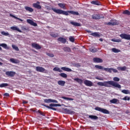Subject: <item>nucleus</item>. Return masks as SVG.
<instances>
[{
  "label": "nucleus",
  "mask_w": 130,
  "mask_h": 130,
  "mask_svg": "<svg viewBox=\"0 0 130 130\" xmlns=\"http://www.w3.org/2000/svg\"><path fill=\"white\" fill-rule=\"evenodd\" d=\"M97 84L99 86H104L108 88H110L111 86H113V87H115V88H118L119 89L121 88V85H120V84L113 81H105L104 82H99Z\"/></svg>",
  "instance_id": "nucleus-1"
},
{
  "label": "nucleus",
  "mask_w": 130,
  "mask_h": 130,
  "mask_svg": "<svg viewBox=\"0 0 130 130\" xmlns=\"http://www.w3.org/2000/svg\"><path fill=\"white\" fill-rule=\"evenodd\" d=\"M52 10L56 13V14H58L59 15H64L65 16H69V14H71L72 15H76V16H79V12L74 11H63L61 9H56L55 8H52Z\"/></svg>",
  "instance_id": "nucleus-2"
},
{
  "label": "nucleus",
  "mask_w": 130,
  "mask_h": 130,
  "mask_svg": "<svg viewBox=\"0 0 130 130\" xmlns=\"http://www.w3.org/2000/svg\"><path fill=\"white\" fill-rule=\"evenodd\" d=\"M42 105L43 106H44L45 107H47V108H49V109H52V110H56V109L53 107H57V106H59V105L57 104H50V107L45 104H43Z\"/></svg>",
  "instance_id": "nucleus-3"
},
{
  "label": "nucleus",
  "mask_w": 130,
  "mask_h": 130,
  "mask_svg": "<svg viewBox=\"0 0 130 130\" xmlns=\"http://www.w3.org/2000/svg\"><path fill=\"white\" fill-rule=\"evenodd\" d=\"M94 109L95 110L102 112V113H104L105 114H109V111L105 109L101 108L99 107H96L94 108Z\"/></svg>",
  "instance_id": "nucleus-4"
},
{
  "label": "nucleus",
  "mask_w": 130,
  "mask_h": 130,
  "mask_svg": "<svg viewBox=\"0 0 130 130\" xmlns=\"http://www.w3.org/2000/svg\"><path fill=\"white\" fill-rule=\"evenodd\" d=\"M120 37L122 39H125V40H130V35H127L126 34H121L119 35Z\"/></svg>",
  "instance_id": "nucleus-5"
},
{
  "label": "nucleus",
  "mask_w": 130,
  "mask_h": 130,
  "mask_svg": "<svg viewBox=\"0 0 130 130\" xmlns=\"http://www.w3.org/2000/svg\"><path fill=\"white\" fill-rule=\"evenodd\" d=\"M36 71H37V72H39L40 73H44V72L46 73L47 72V71L45 69L39 66H38L36 68Z\"/></svg>",
  "instance_id": "nucleus-6"
},
{
  "label": "nucleus",
  "mask_w": 130,
  "mask_h": 130,
  "mask_svg": "<svg viewBox=\"0 0 130 130\" xmlns=\"http://www.w3.org/2000/svg\"><path fill=\"white\" fill-rule=\"evenodd\" d=\"M5 74L8 77H13L16 75V72L14 71H7Z\"/></svg>",
  "instance_id": "nucleus-7"
},
{
  "label": "nucleus",
  "mask_w": 130,
  "mask_h": 130,
  "mask_svg": "<svg viewBox=\"0 0 130 130\" xmlns=\"http://www.w3.org/2000/svg\"><path fill=\"white\" fill-rule=\"evenodd\" d=\"M84 84L87 86V87H92L93 86V82L88 80H84Z\"/></svg>",
  "instance_id": "nucleus-8"
},
{
  "label": "nucleus",
  "mask_w": 130,
  "mask_h": 130,
  "mask_svg": "<svg viewBox=\"0 0 130 130\" xmlns=\"http://www.w3.org/2000/svg\"><path fill=\"white\" fill-rule=\"evenodd\" d=\"M32 7L34 8H36V9H38V10H40L41 9V6L40 5V2H38L37 3H34L32 4Z\"/></svg>",
  "instance_id": "nucleus-9"
},
{
  "label": "nucleus",
  "mask_w": 130,
  "mask_h": 130,
  "mask_svg": "<svg viewBox=\"0 0 130 130\" xmlns=\"http://www.w3.org/2000/svg\"><path fill=\"white\" fill-rule=\"evenodd\" d=\"M90 3L91 5H94L95 6H102V3L98 0L92 1Z\"/></svg>",
  "instance_id": "nucleus-10"
},
{
  "label": "nucleus",
  "mask_w": 130,
  "mask_h": 130,
  "mask_svg": "<svg viewBox=\"0 0 130 130\" xmlns=\"http://www.w3.org/2000/svg\"><path fill=\"white\" fill-rule=\"evenodd\" d=\"M26 22L30 24V25H31V26H34L35 27H37V23L36 22H34L33 20L31 19H27Z\"/></svg>",
  "instance_id": "nucleus-11"
},
{
  "label": "nucleus",
  "mask_w": 130,
  "mask_h": 130,
  "mask_svg": "<svg viewBox=\"0 0 130 130\" xmlns=\"http://www.w3.org/2000/svg\"><path fill=\"white\" fill-rule=\"evenodd\" d=\"M93 62H96L98 63L103 62V60L98 57L93 58Z\"/></svg>",
  "instance_id": "nucleus-12"
},
{
  "label": "nucleus",
  "mask_w": 130,
  "mask_h": 130,
  "mask_svg": "<svg viewBox=\"0 0 130 130\" xmlns=\"http://www.w3.org/2000/svg\"><path fill=\"white\" fill-rule=\"evenodd\" d=\"M31 46L34 48H36V49H41V46H40V45L39 44L35 43L31 44Z\"/></svg>",
  "instance_id": "nucleus-13"
},
{
  "label": "nucleus",
  "mask_w": 130,
  "mask_h": 130,
  "mask_svg": "<svg viewBox=\"0 0 130 130\" xmlns=\"http://www.w3.org/2000/svg\"><path fill=\"white\" fill-rule=\"evenodd\" d=\"M92 19H94V20H100L101 19V16H100V14H93L92 16Z\"/></svg>",
  "instance_id": "nucleus-14"
},
{
  "label": "nucleus",
  "mask_w": 130,
  "mask_h": 130,
  "mask_svg": "<svg viewBox=\"0 0 130 130\" xmlns=\"http://www.w3.org/2000/svg\"><path fill=\"white\" fill-rule=\"evenodd\" d=\"M64 111L67 114H74V113H75V111L67 108L64 109Z\"/></svg>",
  "instance_id": "nucleus-15"
},
{
  "label": "nucleus",
  "mask_w": 130,
  "mask_h": 130,
  "mask_svg": "<svg viewBox=\"0 0 130 130\" xmlns=\"http://www.w3.org/2000/svg\"><path fill=\"white\" fill-rule=\"evenodd\" d=\"M10 29H11V30H13L14 31H18V32H19V33H22V30L19 29V28H18L17 26H12L10 27Z\"/></svg>",
  "instance_id": "nucleus-16"
},
{
  "label": "nucleus",
  "mask_w": 130,
  "mask_h": 130,
  "mask_svg": "<svg viewBox=\"0 0 130 130\" xmlns=\"http://www.w3.org/2000/svg\"><path fill=\"white\" fill-rule=\"evenodd\" d=\"M70 24L71 25H73V26H75L76 27H81V23H79L78 22H75L74 21H71Z\"/></svg>",
  "instance_id": "nucleus-17"
},
{
  "label": "nucleus",
  "mask_w": 130,
  "mask_h": 130,
  "mask_svg": "<svg viewBox=\"0 0 130 130\" xmlns=\"http://www.w3.org/2000/svg\"><path fill=\"white\" fill-rule=\"evenodd\" d=\"M58 6L61 8V9H63V10H67V7H66V4L59 3L58 4Z\"/></svg>",
  "instance_id": "nucleus-18"
},
{
  "label": "nucleus",
  "mask_w": 130,
  "mask_h": 130,
  "mask_svg": "<svg viewBox=\"0 0 130 130\" xmlns=\"http://www.w3.org/2000/svg\"><path fill=\"white\" fill-rule=\"evenodd\" d=\"M58 41L61 42V43H66L67 42V40L62 37H60L58 38Z\"/></svg>",
  "instance_id": "nucleus-19"
},
{
  "label": "nucleus",
  "mask_w": 130,
  "mask_h": 130,
  "mask_svg": "<svg viewBox=\"0 0 130 130\" xmlns=\"http://www.w3.org/2000/svg\"><path fill=\"white\" fill-rule=\"evenodd\" d=\"M74 80L76 82H77V83H78V84H80V85H82V84H83V80H82L80 78H74Z\"/></svg>",
  "instance_id": "nucleus-20"
},
{
  "label": "nucleus",
  "mask_w": 130,
  "mask_h": 130,
  "mask_svg": "<svg viewBox=\"0 0 130 130\" xmlns=\"http://www.w3.org/2000/svg\"><path fill=\"white\" fill-rule=\"evenodd\" d=\"M11 62H12V63H19L20 62V60L16 59H14L13 58H11L10 59Z\"/></svg>",
  "instance_id": "nucleus-21"
},
{
  "label": "nucleus",
  "mask_w": 130,
  "mask_h": 130,
  "mask_svg": "<svg viewBox=\"0 0 130 130\" xmlns=\"http://www.w3.org/2000/svg\"><path fill=\"white\" fill-rule=\"evenodd\" d=\"M25 9L26 10V11H27V12H29V13H32V12H33L34 11L33 8H32L31 7H29L28 6H25Z\"/></svg>",
  "instance_id": "nucleus-22"
},
{
  "label": "nucleus",
  "mask_w": 130,
  "mask_h": 130,
  "mask_svg": "<svg viewBox=\"0 0 130 130\" xmlns=\"http://www.w3.org/2000/svg\"><path fill=\"white\" fill-rule=\"evenodd\" d=\"M57 84L59 85V86H62L63 87L64 85H66V81L62 80H59L57 82Z\"/></svg>",
  "instance_id": "nucleus-23"
},
{
  "label": "nucleus",
  "mask_w": 130,
  "mask_h": 130,
  "mask_svg": "<svg viewBox=\"0 0 130 130\" xmlns=\"http://www.w3.org/2000/svg\"><path fill=\"white\" fill-rule=\"evenodd\" d=\"M61 70H62V71H64L65 72H72V69L67 68V67H61Z\"/></svg>",
  "instance_id": "nucleus-24"
},
{
  "label": "nucleus",
  "mask_w": 130,
  "mask_h": 130,
  "mask_svg": "<svg viewBox=\"0 0 130 130\" xmlns=\"http://www.w3.org/2000/svg\"><path fill=\"white\" fill-rule=\"evenodd\" d=\"M118 101L119 100H117V99H113L112 100H110V103H112L113 104H116Z\"/></svg>",
  "instance_id": "nucleus-25"
},
{
  "label": "nucleus",
  "mask_w": 130,
  "mask_h": 130,
  "mask_svg": "<svg viewBox=\"0 0 130 130\" xmlns=\"http://www.w3.org/2000/svg\"><path fill=\"white\" fill-rule=\"evenodd\" d=\"M63 50L66 52H72V50H71V49L69 47H63Z\"/></svg>",
  "instance_id": "nucleus-26"
},
{
  "label": "nucleus",
  "mask_w": 130,
  "mask_h": 130,
  "mask_svg": "<svg viewBox=\"0 0 130 130\" xmlns=\"http://www.w3.org/2000/svg\"><path fill=\"white\" fill-rule=\"evenodd\" d=\"M89 35H91V36H93V37H100V35H99L98 32H92Z\"/></svg>",
  "instance_id": "nucleus-27"
},
{
  "label": "nucleus",
  "mask_w": 130,
  "mask_h": 130,
  "mask_svg": "<svg viewBox=\"0 0 130 130\" xmlns=\"http://www.w3.org/2000/svg\"><path fill=\"white\" fill-rule=\"evenodd\" d=\"M36 113H37L38 114H39L40 115H42V116H46L45 113H44L43 112L40 110L37 111Z\"/></svg>",
  "instance_id": "nucleus-28"
},
{
  "label": "nucleus",
  "mask_w": 130,
  "mask_h": 130,
  "mask_svg": "<svg viewBox=\"0 0 130 130\" xmlns=\"http://www.w3.org/2000/svg\"><path fill=\"white\" fill-rule=\"evenodd\" d=\"M117 70L118 71H125V70H126V67L125 66H124L123 67H118L117 68Z\"/></svg>",
  "instance_id": "nucleus-29"
},
{
  "label": "nucleus",
  "mask_w": 130,
  "mask_h": 130,
  "mask_svg": "<svg viewBox=\"0 0 130 130\" xmlns=\"http://www.w3.org/2000/svg\"><path fill=\"white\" fill-rule=\"evenodd\" d=\"M50 36H51V37H53L54 38H56V37H58V34L52 32L50 34Z\"/></svg>",
  "instance_id": "nucleus-30"
},
{
  "label": "nucleus",
  "mask_w": 130,
  "mask_h": 130,
  "mask_svg": "<svg viewBox=\"0 0 130 130\" xmlns=\"http://www.w3.org/2000/svg\"><path fill=\"white\" fill-rule=\"evenodd\" d=\"M112 51H113V52H114L115 53H118V52H120V50L116 49L115 48H113L112 49Z\"/></svg>",
  "instance_id": "nucleus-31"
},
{
  "label": "nucleus",
  "mask_w": 130,
  "mask_h": 130,
  "mask_svg": "<svg viewBox=\"0 0 130 130\" xmlns=\"http://www.w3.org/2000/svg\"><path fill=\"white\" fill-rule=\"evenodd\" d=\"M53 70L54 72H59V73H62V71L59 69V68L55 67L53 68Z\"/></svg>",
  "instance_id": "nucleus-32"
},
{
  "label": "nucleus",
  "mask_w": 130,
  "mask_h": 130,
  "mask_svg": "<svg viewBox=\"0 0 130 130\" xmlns=\"http://www.w3.org/2000/svg\"><path fill=\"white\" fill-rule=\"evenodd\" d=\"M123 15H127V16H130V12L127 10H125L122 13Z\"/></svg>",
  "instance_id": "nucleus-33"
},
{
  "label": "nucleus",
  "mask_w": 130,
  "mask_h": 130,
  "mask_svg": "<svg viewBox=\"0 0 130 130\" xmlns=\"http://www.w3.org/2000/svg\"><path fill=\"white\" fill-rule=\"evenodd\" d=\"M122 93H123V94H130V91L128 90H126V89H123L121 90Z\"/></svg>",
  "instance_id": "nucleus-34"
},
{
  "label": "nucleus",
  "mask_w": 130,
  "mask_h": 130,
  "mask_svg": "<svg viewBox=\"0 0 130 130\" xmlns=\"http://www.w3.org/2000/svg\"><path fill=\"white\" fill-rule=\"evenodd\" d=\"M89 118H91V119H94V120L98 119V117L95 115H89Z\"/></svg>",
  "instance_id": "nucleus-35"
},
{
  "label": "nucleus",
  "mask_w": 130,
  "mask_h": 130,
  "mask_svg": "<svg viewBox=\"0 0 130 130\" xmlns=\"http://www.w3.org/2000/svg\"><path fill=\"white\" fill-rule=\"evenodd\" d=\"M10 17H12V18H14V19H16L17 20H19L21 22H23V20L19 18H18L17 17L15 16V15H13V14H10Z\"/></svg>",
  "instance_id": "nucleus-36"
},
{
  "label": "nucleus",
  "mask_w": 130,
  "mask_h": 130,
  "mask_svg": "<svg viewBox=\"0 0 130 130\" xmlns=\"http://www.w3.org/2000/svg\"><path fill=\"white\" fill-rule=\"evenodd\" d=\"M95 69H98V70H104V68L103 67V66L99 65H95Z\"/></svg>",
  "instance_id": "nucleus-37"
},
{
  "label": "nucleus",
  "mask_w": 130,
  "mask_h": 130,
  "mask_svg": "<svg viewBox=\"0 0 130 130\" xmlns=\"http://www.w3.org/2000/svg\"><path fill=\"white\" fill-rule=\"evenodd\" d=\"M104 71L108 72V73H112V68H104Z\"/></svg>",
  "instance_id": "nucleus-38"
},
{
  "label": "nucleus",
  "mask_w": 130,
  "mask_h": 130,
  "mask_svg": "<svg viewBox=\"0 0 130 130\" xmlns=\"http://www.w3.org/2000/svg\"><path fill=\"white\" fill-rule=\"evenodd\" d=\"M59 76L60 77H62V78H68V75H67L66 73H60L59 74Z\"/></svg>",
  "instance_id": "nucleus-39"
},
{
  "label": "nucleus",
  "mask_w": 130,
  "mask_h": 130,
  "mask_svg": "<svg viewBox=\"0 0 130 130\" xmlns=\"http://www.w3.org/2000/svg\"><path fill=\"white\" fill-rule=\"evenodd\" d=\"M113 42H121V40L119 39H113L111 40Z\"/></svg>",
  "instance_id": "nucleus-40"
},
{
  "label": "nucleus",
  "mask_w": 130,
  "mask_h": 130,
  "mask_svg": "<svg viewBox=\"0 0 130 130\" xmlns=\"http://www.w3.org/2000/svg\"><path fill=\"white\" fill-rule=\"evenodd\" d=\"M9 84L8 83H2L0 84V88H4V87H8Z\"/></svg>",
  "instance_id": "nucleus-41"
},
{
  "label": "nucleus",
  "mask_w": 130,
  "mask_h": 130,
  "mask_svg": "<svg viewBox=\"0 0 130 130\" xmlns=\"http://www.w3.org/2000/svg\"><path fill=\"white\" fill-rule=\"evenodd\" d=\"M1 34L2 35H4V36H9V35H10V34H9V32H6L5 31H2Z\"/></svg>",
  "instance_id": "nucleus-42"
},
{
  "label": "nucleus",
  "mask_w": 130,
  "mask_h": 130,
  "mask_svg": "<svg viewBox=\"0 0 130 130\" xmlns=\"http://www.w3.org/2000/svg\"><path fill=\"white\" fill-rule=\"evenodd\" d=\"M12 48H13V49H15V50H16V51H19V48L17 47V46L15 45H12Z\"/></svg>",
  "instance_id": "nucleus-43"
},
{
  "label": "nucleus",
  "mask_w": 130,
  "mask_h": 130,
  "mask_svg": "<svg viewBox=\"0 0 130 130\" xmlns=\"http://www.w3.org/2000/svg\"><path fill=\"white\" fill-rule=\"evenodd\" d=\"M62 99H64L65 100H70L71 101H73V100H74L73 99L70 98H67V97H66V96H62Z\"/></svg>",
  "instance_id": "nucleus-44"
},
{
  "label": "nucleus",
  "mask_w": 130,
  "mask_h": 130,
  "mask_svg": "<svg viewBox=\"0 0 130 130\" xmlns=\"http://www.w3.org/2000/svg\"><path fill=\"white\" fill-rule=\"evenodd\" d=\"M44 101L45 103H51V99H44Z\"/></svg>",
  "instance_id": "nucleus-45"
},
{
  "label": "nucleus",
  "mask_w": 130,
  "mask_h": 130,
  "mask_svg": "<svg viewBox=\"0 0 130 130\" xmlns=\"http://www.w3.org/2000/svg\"><path fill=\"white\" fill-rule=\"evenodd\" d=\"M89 51H90V52H97V49L95 48L93 49H90Z\"/></svg>",
  "instance_id": "nucleus-46"
},
{
  "label": "nucleus",
  "mask_w": 130,
  "mask_h": 130,
  "mask_svg": "<svg viewBox=\"0 0 130 130\" xmlns=\"http://www.w3.org/2000/svg\"><path fill=\"white\" fill-rule=\"evenodd\" d=\"M69 40L71 41V42H75V38H74V37L71 36L69 38Z\"/></svg>",
  "instance_id": "nucleus-47"
},
{
  "label": "nucleus",
  "mask_w": 130,
  "mask_h": 130,
  "mask_svg": "<svg viewBox=\"0 0 130 130\" xmlns=\"http://www.w3.org/2000/svg\"><path fill=\"white\" fill-rule=\"evenodd\" d=\"M113 81H114V82H119V81H120V79L118 77H114Z\"/></svg>",
  "instance_id": "nucleus-48"
},
{
  "label": "nucleus",
  "mask_w": 130,
  "mask_h": 130,
  "mask_svg": "<svg viewBox=\"0 0 130 130\" xmlns=\"http://www.w3.org/2000/svg\"><path fill=\"white\" fill-rule=\"evenodd\" d=\"M129 100H130L129 97H127V96H125L122 99V100H124L125 101H126V100H127L128 101H129Z\"/></svg>",
  "instance_id": "nucleus-49"
},
{
  "label": "nucleus",
  "mask_w": 130,
  "mask_h": 130,
  "mask_svg": "<svg viewBox=\"0 0 130 130\" xmlns=\"http://www.w3.org/2000/svg\"><path fill=\"white\" fill-rule=\"evenodd\" d=\"M47 55L50 56V57H54V55L52 53H47Z\"/></svg>",
  "instance_id": "nucleus-50"
},
{
  "label": "nucleus",
  "mask_w": 130,
  "mask_h": 130,
  "mask_svg": "<svg viewBox=\"0 0 130 130\" xmlns=\"http://www.w3.org/2000/svg\"><path fill=\"white\" fill-rule=\"evenodd\" d=\"M96 80H99V81H103V79L102 78H100L99 77H95Z\"/></svg>",
  "instance_id": "nucleus-51"
},
{
  "label": "nucleus",
  "mask_w": 130,
  "mask_h": 130,
  "mask_svg": "<svg viewBox=\"0 0 130 130\" xmlns=\"http://www.w3.org/2000/svg\"><path fill=\"white\" fill-rule=\"evenodd\" d=\"M57 103V101L55 100H52L51 99V103Z\"/></svg>",
  "instance_id": "nucleus-52"
},
{
  "label": "nucleus",
  "mask_w": 130,
  "mask_h": 130,
  "mask_svg": "<svg viewBox=\"0 0 130 130\" xmlns=\"http://www.w3.org/2000/svg\"><path fill=\"white\" fill-rule=\"evenodd\" d=\"M117 22H116V21H113L112 22V26H114L115 25H117Z\"/></svg>",
  "instance_id": "nucleus-53"
},
{
  "label": "nucleus",
  "mask_w": 130,
  "mask_h": 130,
  "mask_svg": "<svg viewBox=\"0 0 130 130\" xmlns=\"http://www.w3.org/2000/svg\"><path fill=\"white\" fill-rule=\"evenodd\" d=\"M112 72H113V73H118V71H117V70L114 69L113 68H112Z\"/></svg>",
  "instance_id": "nucleus-54"
},
{
  "label": "nucleus",
  "mask_w": 130,
  "mask_h": 130,
  "mask_svg": "<svg viewBox=\"0 0 130 130\" xmlns=\"http://www.w3.org/2000/svg\"><path fill=\"white\" fill-rule=\"evenodd\" d=\"M4 96H6V97H9L10 96V94L8 93H4Z\"/></svg>",
  "instance_id": "nucleus-55"
},
{
  "label": "nucleus",
  "mask_w": 130,
  "mask_h": 130,
  "mask_svg": "<svg viewBox=\"0 0 130 130\" xmlns=\"http://www.w3.org/2000/svg\"><path fill=\"white\" fill-rule=\"evenodd\" d=\"M75 67H77V68H80V67H81V65L80 64V63H77L75 64Z\"/></svg>",
  "instance_id": "nucleus-56"
},
{
  "label": "nucleus",
  "mask_w": 130,
  "mask_h": 130,
  "mask_svg": "<svg viewBox=\"0 0 130 130\" xmlns=\"http://www.w3.org/2000/svg\"><path fill=\"white\" fill-rule=\"evenodd\" d=\"M23 104H27L28 103V102L26 101H22Z\"/></svg>",
  "instance_id": "nucleus-57"
},
{
  "label": "nucleus",
  "mask_w": 130,
  "mask_h": 130,
  "mask_svg": "<svg viewBox=\"0 0 130 130\" xmlns=\"http://www.w3.org/2000/svg\"><path fill=\"white\" fill-rule=\"evenodd\" d=\"M107 25H109V26H112V22H109L107 23Z\"/></svg>",
  "instance_id": "nucleus-58"
},
{
  "label": "nucleus",
  "mask_w": 130,
  "mask_h": 130,
  "mask_svg": "<svg viewBox=\"0 0 130 130\" xmlns=\"http://www.w3.org/2000/svg\"><path fill=\"white\" fill-rule=\"evenodd\" d=\"M87 33H91V30H87Z\"/></svg>",
  "instance_id": "nucleus-59"
},
{
  "label": "nucleus",
  "mask_w": 130,
  "mask_h": 130,
  "mask_svg": "<svg viewBox=\"0 0 130 130\" xmlns=\"http://www.w3.org/2000/svg\"><path fill=\"white\" fill-rule=\"evenodd\" d=\"M19 111H20V112H21V111H22V109H19Z\"/></svg>",
  "instance_id": "nucleus-60"
},
{
  "label": "nucleus",
  "mask_w": 130,
  "mask_h": 130,
  "mask_svg": "<svg viewBox=\"0 0 130 130\" xmlns=\"http://www.w3.org/2000/svg\"><path fill=\"white\" fill-rule=\"evenodd\" d=\"M0 66H3V63L2 62H0Z\"/></svg>",
  "instance_id": "nucleus-61"
},
{
  "label": "nucleus",
  "mask_w": 130,
  "mask_h": 130,
  "mask_svg": "<svg viewBox=\"0 0 130 130\" xmlns=\"http://www.w3.org/2000/svg\"><path fill=\"white\" fill-rule=\"evenodd\" d=\"M100 40L101 41H103V40H102V39H100Z\"/></svg>",
  "instance_id": "nucleus-62"
},
{
  "label": "nucleus",
  "mask_w": 130,
  "mask_h": 130,
  "mask_svg": "<svg viewBox=\"0 0 130 130\" xmlns=\"http://www.w3.org/2000/svg\"><path fill=\"white\" fill-rule=\"evenodd\" d=\"M34 51L35 52H37V51H36V50H34Z\"/></svg>",
  "instance_id": "nucleus-63"
},
{
  "label": "nucleus",
  "mask_w": 130,
  "mask_h": 130,
  "mask_svg": "<svg viewBox=\"0 0 130 130\" xmlns=\"http://www.w3.org/2000/svg\"><path fill=\"white\" fill-rule=\"evenodd\" d=\"M2 104L0 103V105H1Z\"/></svg>",
  "instance_id": "nucleus-64"
}]
</instances>
